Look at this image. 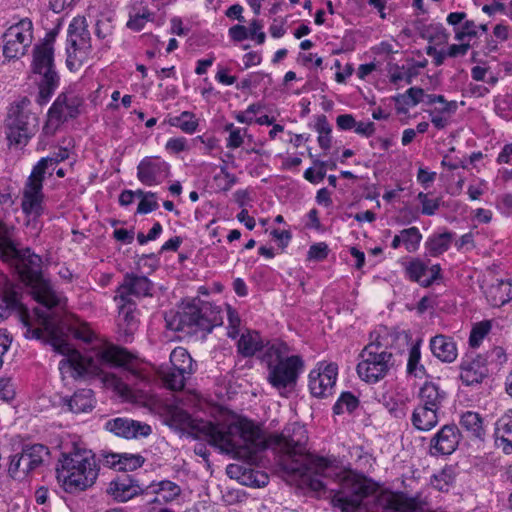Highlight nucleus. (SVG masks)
Wrapping results in <instances>:
<instances>
[{"mask_svg": "<svg viewBox=\"0 0 512 512\" xmlns=\"http://www.w3.org/2000/svg\"><path fill=\"white\" fill-rule=\"evenodd\" d=\"M492 328L491 322L489 320L481 321L476 323L470 332L469 336V345L473 348H477L480 346L484 338L488 335Z\"/></svg>", "mask_w": 512, "mask_h": 512, "instance_id": "obj_39", "label": "nucleus"}, {"mask_svg": "<svg viewBox=\"0 0 512 512\" xmlns=\"http://www.w3.org/2000/svg\"><path fill=\"white\" fill-rule=\"evenodd\" d=\"M422 36L430 42L436 41L438 43H445L449 38V34L440 23H434L426 26L423 29Z\"/></svg>", "mask_w": 512, "mask_h": 512, "instance_id": "obj_41", "label": "nucleus"}, {"mask_svg": "<svg viewBox=\"0 0 512 512\" xmlns=\"http://www.w3.org/2000/svg\"><path fill=\"white\" fill-rule=\"evenodd\" d=\"M94 393L91 389H79L70 397L61 399L62 409L79 414L92 411L95 406Z\"/></svg>", "mask_w": 512, "mask_h": 512, "instance_id": "obj_21", "label": "nucleus"}, {"mask_svg": "<svg viewBox=\"0 0 512 512\" xmlns=\"http://www.w3.org/2000/svg\"><path fill=\"white\" fill-rule=\"evenodd\" d=\"M158 375L161 378L163 385L172 391H181L184 388L186 381L190 378V376L178 372L168 366L160 367Z\"/></svg>", "mask_w": 512, "mask_h": 512, "instance_id": "obj_29", "label": "nucleus"}, {"mask_svg": "<svg viewBox=\"0 0 512 512\" xmlns=\"http://www.w3.org/2000/svg\"><path fill=\"white\" fill-rule=\"evenodd\" d=\"M32 68L39 90L35 101L43 106L50 101L59 85V76L54 66L53 37L45 39L34 48Z\"/></svg>", "mask_w": 512, "mask_h": 512, "instance_id": "obj_7", "label": "nucleus"}, {"mask_svg": "<svg viewBox=\"0 0 512 512\" xmlns=\"http://www.w3.org/2000/svg\"><path fill=\"white\" fill-rule=\"evenodd\" d=\"M15 397V387L11 378H0V399L10 401Z\"/></svg>", "mask_w": 512, "mask_h": 512, "instance_id": "obj_55", "label": "nucleus"}, {"mask_svg": "<svg viewBox=\"0 0 512 512\" xmlns=\"http://www.w3.org/2000/svg\"><path fill=\"white\" fill-rule=\"evenodd\" d=\"M138 194L142 196V199L138 204L137 213L147 214L158 208V203L153 193L148 192L144 194L142 191H138Z\"/></svg>", "mask_w": 512, "mask_h": 512, "instance_id": "obj_47", "label": "nucleus"}, {"mask_svg": "<svg viewBox=\"0 0 512 512\" xmlns=\"http://www.w3.org/2000/svg\"><path fill=\"white\" fill-rule=\"evenodd\" d=\"M28 294L41 307L30 311L23 303L18 290H0V322L15 313L26 329L28 339L43 340L65 356L59 363L62 373L70 372L78 377L84 374L98 375L105 368L126 369V350L104 340H97L88 354L82 355L68 342L70 335L85 343L96 339L86 322L66 310L67 298L61 290H28Z\"/></svg>", "mask_w": 512, "mask_h": 512, "instance_id": "obj_2", "label": "nucleus"}, {"mask_svg": "<svg viewBox=\"0 0 512 512\" xmlns=\"http://www.w3.org/2000/svg\"><path fill=\"white\" fill-rule=\"evenodd\" d=\"M359 357L356 371L359 378L368 384H376L384 379L394 366L393 354L383 338L378 337L368 343Z\"/></svg>", "mask_w": 512, "mask_h": 512, "instance_id": "obj_8", "label": "nucleus"}, {"mask_svg": "<svg viewBox=\"0 0 512 512\" xmlns=\"http://www.w3.org/2000/svg\"><path fill=\"white\" fill-rule=\"evenodd\" d=\"M244 138L242 134V130L239 128L238 130L231 131V135L227 138V148L236 149L239 148L243 144Z\"/></svg>", "mask_w": 512, "mask_h": 512, "instance_id": "obj_62", "label": "nucleus"}, {"mask_svg": "<svg viewBox=\"0 0 512 512\" xmlns=\"http://www.w3.org/2000/svg\"><path fill=\"white\" fill-rule=\"evenodd\" d=\"M29 106L30 100L23 97L13 103L8 111L5 133L10 145L26 146L38 130L39 119L30 111Z\"/></svg>", "mask_w": 512, "mask_h": 512, "instance_id": "obj_9", "label": "nucleus"}, {"mask_svg": "<svg viewBox=\"0 0 512 512\" xmlns=\"http://www.w3.org/2000/svg\"><path fill=\"white\" fill-rule=\"evenodd\" d=\"M171 368L185 375L192 376L197 369V364L193 361L188 351L183 347H176L170 354Z\"/></svg>", "mask_w": 512, "mask_h": 512, "instance_id": "obj_27", "label": "nucleus"}, {"mask_svg": "<svg viewBox=\"0 0 512 512\" xmlns=\"http://www.w3.org/2000/svg\"><path fill=\"white\" fill-rule=\"evenodd\" d=\"M192 428L198 437L206 439L221 452L248 463H254L259 452L271 448L279 454L283 469L304 478L314 491L327 489L323 478L335 476L338 486L330 489V498L333 507L342 512H354L370 494V486L363 475L351 470L336 472L328 458L308 453L307 431L299 423H290L280 434L269 436L247 420L231 424L200 421Z\"/></svg>", "mask_w": 512, "mask_h": 512, "instance_id": "obj_1", "label": "nucleus"}, {"mask_svg": "<svg viewBox=\"0 0 512 512\" xmlns=\"http://www.w3.org/2000/svg\"><path fill=\"white\" fill-rule=\"evenodd\" d=\"M68 157V149L60 148L57 152H54L47 157L41 158L34 167L43 174L51 176L56 169V166L60 162L66 160Z\"/></svg>", "mask_w": 512, "mask_h": 512, "instance_id": "obj_32", "label": "nucleus"}, {"mask_svg": "<svg viewBox=\"0 0 512 512\" xmlns=\"http://www.w3.org/2000/svg\"><path fill=\"white\" fill-rule=\"evenodd\" d=\"M99 462L103 466L115 471H125L128 464V456L126 453L102 450L99 454Z\"/></svg>", "mask_w": 512, "mask_h": 512, "instance_id": "obj_33", "label": "nucleus"}, {"mask_svg": "<svg viewBox=\"0 0 512 512\" xmlns=\"http://www.w3.org/2000/svg\"><path fill=\"white\" fill-rule=\"evenodd\" d=\"M157 486L158 488L153 490V492L161 493L165 502H171L181 494L180 486L170 480H163Z\"/></svg>", "mask_w": 512, "mask_h": 512, "instance_id": "obj_42", "label": "nucleus"}, {"mask_svg": "<svg viewBox=\"0 0 512 512\" xmlns=\"http://www.w3.org/2000/svg\"><path fill=\"white\" fill-rule=\"evenodd\" d=\"M207 290L201 296L185 299L178 311L166 315L168 329L184 333H209L223 323V311L220 306L210 302Z\"/></svg>", "mask_w": 512, "mask_h": 512, "instance_id": "obj_3", "label": "nucleus"}, {"mask_svg": "<svg viewBox=\"0 0 512 512\" xmlns=\"http://www.w3.org/2000/svg\"><path fill=\"white\" fill-rule=\"evenodd\" d=\"M359 406L358 398L351 392H343L333 406L335 414L351 413Z\"/></svg>", "mask_w": 512, "mask_h": 512, "instance_id": "obj_37", "label": "nucleus"}, {"mask_svg": "<svg viewBox=\"0 0 512 512\" xmlns=\"http://www.w3.org/2000/svg\"><path fill=\"white\" fill-rule=\"evenodd\" d=\"M336 125L340 130L347 131L355 128L356 120L351 114H340L336 118Z\"/></svg>", "mask_w": 512, "mask_h": 512, "instance_id": "obj_58", "label": "nucleus"}, {"mask_svg": "<svg viewBox=\"0 0 512 512\" xmlns=\"http://www.w3.org/2000/svg\"><path fill=\"white\" fill-rule=\"evenodd\" d=\"M228 34L235 42H241L248 38V28L244 25H234L229 28Z\"/></svg>", "mask_w": 512, "mask_h": 512, "instance_id": "obj_59", "label": "nucleus"}, {"mask_svg": "<svg viewBox=\"0 0 512 512\" xmlns=\"http://www.w3.org/2000/svg\"><path fill=\"white\" fill-rule=\"evenodd\" d=\"M328 255V246L325 243H317L310 247L308 251L309 259L323 260Z\"/></svg>", "mask_w": 512, "mask_h": 512, "instance_id": "obj_57", "label": "nucleus"}, {"mask_svg": "<svg viewBox=\"0 0 512 512\" xmlns=\"http://www.w3.org/2000/svg\"><path fill=\"white\" fill-rule=\"evenodd\" d=\"M400 235L402 244L407 252L413 253L419 249L423 237L417 227L405 228L400 231Z\"/></svg>", "mask_w": 512, "mask_h": 512, "instance_id": "obj_36", "label": "nucleus"}, {"mask_svg": "<svg viewBox=\"0 0 512 512\" xmlns=\"http://www.w3.org/2000/svg\"><path fill=\"white\" fill-rule=\"evenodd\" d=\"M453 481L452 470L450 468H444L438 474L431 477L430 483L436 490L447 492Z\"/></svg>", "mask_w": 512, "mask_h": 512, "instance_id": "obj_40", "label": "nucleus"}, {"mask_svg": "<svg viewBox=\"0 0 512 512\" xmlns=\"http://www.w3.org/2000/svg\"><path fill=\"white\" fill-rule=\"evenodd\" d=\"M424 95V90L419 87H411L405 93L398 94L393 99L396 104L414 107L419 104Z\"/></svg>", "mask_w": 512, "mask_h": 512, "instance_id": "obj_38", "label": "nucleus"}, {"mask_svg": "<svg viewBox=\"0 0 512 512\" xmlns=\"http://www.w3.org/2000/svg\"><path fill=\"white\" fill-rule=\"evenodd\" d=\"M419 219V212L409 206H405L399 210L396 222L400 225H409Z\"/></svg>", "mask_w": 512, "mask_h": 512, "instance_id": "obj_52", "label": "nucleus"}, {"mask_svg": "<svg viewBox=\"0 0 512 512\" xmlns=\"http://www.w3.org/2000/svg\"><path fill=\"white\" fill-rule=\"evenodd\" d=\"M151 426L136 420H130V433L134 438L147 437L151 434Z\"/></svg>", "mask_w": 512, "mask_h": 512, "instance_id": "obj_54", "label": "nucleus"}, {"mask_svg": "<svg viewBox=\"0 0 512 512\" xmlns=\"http://www.w3.org/2000/svg\"><path fill=\"white\" fill-rule=\"evenodd\" d=\"M66 53L67 67L71 71L78 70L92 54L91 36L84 16L74 17L69 24Z\"/></svg>", "mask_w": 512, "mask_h": 512, "instance_id": "obj_10", "label": "nucleus"}, {"mask_svg": "<svg viewBox=\"0 0 512 512\" xmlns=\"http://www.w3.org/2000/svg\"><path fill=\"white\" fill-rule=\"evenodd\" d=\"M421 340H418L409 349V355L407 360L406 371L409 376L415 378H423L426 376V368L421 364V351H420Z\"/></svg>", "mask_w": 512, "mask_h": 512, "instance_id": "obj_31", "label": "nucleus"}, {"mask_svg": "<svg viewBox=\"0 0 512 512\" xmlns=\"http://www.w3.org/2000/svg\"><path fill=\"white\" fill-rule=\"evenodd\" d=\"M107 492L119 502L128 501V484L112 481Z\"/></svg>", "mask_w": 512, "mask_h": 512, "instance_id": "obj_49", "label": "nucleus"}, {"mask_svg": "<svg viewBox=\"0 0 512 512\" xmlns=\"http://www.w3.org/2000/svg\"><path fill=\"white\" fill-rule=\"evenodd\" d=\"M461 433L455 424H446L430 439L431 456L451 455L458 447Z\"/></svg>", "mask_w": 512, "mask_h": 512, "instance_id": "obj_17", "label": "nucleus"}, {"mask_svg": "<svg viewBox=\"0 0 512 512\" xmlns=\"http://www.w3.org/2000/svg\"><path fill=\"white\" fill-rule=\"evenodd\" d=\"M49 448L43 444H25L20 453L10 456L9 475L14 479L27 476L49 459Z\"/></svg>", "mask_w": 512, "mask_h": 512, "instance_id": "obj_12", "label": "nucleus"}, {"mask_svg": "<svg viewBox=\"0 0 512 512\" xmlns=\"http://www.w3.org/2000/svg\"><path fill=\"white\" fill-rule=\"evenodd\" d=\"M313 164L318 169L317 173H314V169L313 168H308L304 172V178L307 181L316 184V183L321 182L325 178V175H326L325 162L321 161V160H318V159H315V160H313Z\"/></svg>", "mask_w": 512, "mask_h": 512, "instance_id": "obj_48", "label": "nucleus"}, {"mask_svg": "<svg viewBox=\"0 0 512 512\" xmlns=\"http://www.w3.org/2000/svg\"><path fill=\"white\" fill-rule=\"evenodd\" d=\"M118 308L117 326L121 335H128V290H124L119 296L114 297Z\"/></svg>", "mask_w": 512, "mask_h": 512, "instance_id": "obj_34", "label": "nucleus"}, {"mask_svg": "<svg viewBox=\"0 0 512 512\" xmlns=\"http://www.w3.org/2000/svg\"><path fill=\"white\" fill-rule=\"evenodd\" d=\"M338 376V365L333 362H319L309 373L308 387L312 396L327 398L334 393Z\"/></svg>", "mask_w": 512, "mask_h": 512, "instance_id": "obj_14", "label": "nucleus"}, {"mask_svg": "<svg viewBox=\"0 0 512 512\" xmlns=\"http://www.w3.org/2000/svg\"><path fill=\"white\" fill-rule=\"evenodd\" d=\"M354 131L361 136L370 137L375 132V124L371 121L369 122H357L354 128Z\"/></svg>", "mask_w": 512, "mask_h": 512, "instance_id": "obj_61", "label": "nucleus"}, {"mask_svg": "<svg viewBox=\"0 0 512 512\" xmlns=\"http://www.w3.org/2000/svg\"><path fill=\"white\" fill-rule=\"evenodd\" d=\"M495 442L505 454L512 453V409L506 411L495 423Z\"/></svg>", "mask_w": 512, "mask_h": 512, "instance_id": "obj_23", "label": "nucleus"}, {"mask_svg": "<svg viewBox=\"0 0 512 512\" xmlns=\"http://www.w3.org/2000/svg\"><path fill=\"white\" fill-rule=\"evenodd\" d=\"M105 428L116 436L128 438V420L125 418H114L105 423Z\"/></svg>", "mask_w": 512, "mask_h": 512, "instance_id": "obj_46", "label": "nucleus"}, {"mask_svg": "<svg viewBox=\"0 0 512 512\" xmlns=\"http://www.w3.org/2000/svg\"><path fill=\"white\" fill-rule=\"evenodd\" d=\"M430 349L432 354L442 362L452 363L458 356L455 342L452 338L437 335L430 340Z\"/></svg>", "mask_w": 512, "mask_h": 512, "instance_id": "obj_25", "label": "nucleus"}, {"mask_svg": "<svg viewBox=\"0 0 512 512\" xmlns=\"http://www.w3.org/2000/svg\"><path fill=\"white\" fill-rule=\"evenodd\" d=\"M45 174L33 167L22 192L21 208L23 213L38 217L43 213V181Z\"/></svg>", "mask_w": 512, "mask_h": 512, "instance_id": "obj_15", "label": "nucleus"}, {"mask_svg": "<svg viewBox=\"0 0 512 512\" xmlns=\"http://www.w3.org/2000/svg\"><path fill=\"white\" fill-rule=\"evenodd\" d=\"M460 425L465 429L471 436L483 439L485 436V429L483 426V419L479 413L474 411H466L462 414L460 419Z\"/></svg>", "mask_w": 512, "mask_h": 512, "instance_id": "obj_30", "label": "nucleus"}, {"mask_svg": "<svg viewBox=\"0 0 512 512\" xmlns=\"http://www.w3.org/2000/svg\"><path fill=\"white\" fill-rule=\"evenodd\" d=\"M409 277L423 286H429L433 283L440 285L438 280L441 278V267L439 264L429 266L421 259L412 260L407 266Z\"/></svg>", "mask_w": 512, "mask_h": 512, "instance_id": "obj_19", "label": "nucleus"}, {"mask_svg": "<svg viewBox=\"0 0 512 512\" xmlns=\"http://www.w3.org/2000/svg\"><path fill=\"white\" fill-rule=\"evenodd\" d=\"M83 99L74 91L60 93L47 112V119L42 128V135L52 137L69 119L80 114Z\"/></svg>", "mask_w": 512, "mask_h": 512, "instance_id": "obj_11", "label": "nucleus"}, {"mask_svg": "<svg viewBox=\"0 0 512 512\" xmlns=\"http://www.w3.org/2000/svg\"><path fill=\"white\" fill-rule=\"evenodd\" d=\"M441 411L428 406L417 405L411 414V424L418 431L427 432L439 423Z\"/></svg>", "mask_w": 512, "mask_h": 512, "instance_id": "obj_24", "label": "nucleus"}, {"mask_svg": "<svg viewBox=\"0 0 512 512\" xmlns=\"http://www.w3.org/2000/svg\"><path fill=\"white\" fill-rule=\"evenodd\" d=\"M154 14L145 10L142 14L136 15L134 18L130 17V29L140 31L143 29L147 21L153 20Z\"/></svg>", "mask_w": 512, "mask_h": 512, "instance_id": "obj_56", "label": "nucleus"}, {"mask_svg": "<svg viewBox=\"0 0 512 512\" xmlns=\"http://www.w3.org/2000/svg\"><path fill=\"white\" fill-rule=\"evenodd\" d=\"M108 96V88L104 87L103 85H98L96 90H94L90 96L89 99L94 105L102 104L104 99H106Z\"/></svg>", "mask_w": 512, "mask_h": 512, "instance_id": "obj_63", "label": "nucleus"}, {"mask_svg": "<svg viewBox=\"0 0 512 512\" xmlns=\"http://www.w3.org/2000/svg\"><path fill=\"white\" fill-rule=\"evenodd\" d=\"M484 358L487 359L488 363H495L497 365H501L507 361V356L505 350L500 346H495L487 351Z\"/></svg>", "mask_w": 512, "mask_h": 512, "instance_id": "obj_53", "label": "nucleus"}, {"mask_svg": "<svg viewBox=\"0 0 512 512\" xmlns=\"http://www.w3.org/2000/svg\"><path fill=\"white\" fill-rule=\"evenodd\" d=\"M487 302L492 307H501L512 300V290H485Z\"/></svg>", "mask_w": 512, "mask_h": 512, "instance_id": "obj_43", "label": "nucleus"}, {"mask_svg": "<svg viewBox=\"0 0 512 512\" xmlns=\"http://www.w3.org/2000/svg\"><path fill=\"white\" fill-rule=\"evenodd\" d=\"M227 336L235 339L240 335L242 320L239 313L230 305H227Z\"/></svg>", "mask_w": 512, "mask_h": 512, "instance_id": "obj_44", "label": "nucleus"}, {"mask_svg": "<svg viewBox=\"0 0 512 512\" xmlns=\"http://www.w3.org/2000/svg\"><path fill=\"white\" fill-rule=\"evenodd\" d=\"M169 124L180 128L187 134H193L199 125L195 115L189 111H184L179 116L170 118Z\"/></svg>", "mask_w": 512, "mask_h": 512, "instance_id": "obj_35", "label": "nucleus"}, {"mask_svg": "<svg viewBox=\"0 0 512 512\" xmlns=\"http://www.w3.org/2000/svg\"><path fill=\"white\" fill-rule=\"evenodd\" d=\"M56 472L58 482L68 493L87 489L98 476L92 452L76 446L71 451L62 453Z\"/></svg>", "mask_w": 512, "mask_h": 512, "instance_id": "obj_5", "label": "nucleus"}, {"mask_svg": "<svg viewBox=\"0 0 512 512\" xmlns=\"http://www.w3.org/2000/svg\"><path fill=\"white\" fill-rule=\"evenodd\" d=\"M477 25L472 20L465 19L459 28H456L455 39L463 41L465 37H475L477 35Z\"/></svg>", "mask_w": 512, "mask_h": 512, "instance_id": "obj_50", "label": "nucleus"}, {"mask_svg": "<svg viewBox=\"0 0 512 512\" xmlns=\"http://www.w3.org/2000/svg\"><path fill=\"white\" fill-rule=\"evenodd\" d=\"M169 166L159 158L147 157L138 165V178L146 185H153L168 175Z\"/></svg>", "mask_w": 512, "mask_h": 512, "instance_id": "obj_20", "label": "nucleus"}, {"mask_svg": "<svg viewBox=\"0 0 512 512\" xmlns=\"http://www.w3.org/2000/svg\"><path fill=\"white\" fill-rule=\"evenodd\" d=\"M0 258L12 263L20 278L30 288H49L42 274V259L29 248L18 249L12 242L9 229L0 222Z\"/></svg>", "mask_w": 512, "mask_h": 512, "instance_id": "obj_6", "label": "nucleus"}, {"mask_svg": "<svg viewBox=\"0 0 512 512\" xmlns=\"http://www.w3.org/2000/svg\"><path fill=\"white\" fill-rule=\"evenodd\" d=\"M113 17L110 14H101L95 24V34L99 39H105L113 32Z\"/></svg>", "mask_w": 512, "mask_h": 512, "instance_id": "obj_45", "label": "nucleus"}, {"mask_svg": "<svg viewBox=\"0 0 512 512\" xmlns=\"http://www.w3.org/2000/svg\"><path fill=\"white\" fill-rule=\"evenodd\" d=\"M453 237L454 234L448 231L429 236L425 242L427 254L432 257L443 254L450 248Z\"/></svg>", "mask_w": 512, "mask_h": 512, "instance_id": "obj_28", "label": "nucleus"}, {"mask_svg": "<svg viewBox=\"0 0 512 512\" xmlns=\"http://www.w3.org/2000/svg\"><path fill=\"white\" fill-rule=\"evenodd\" d=\"M487 359L484 355L466 357L460 364V379L465 386L481 384L488 376Z\"/></svg>", "mask_w": 512, "mask_h": 512, "instance_id": "obj_18", "label": "nucleus"}, {"mask_svg": "<svg viewBox=\"0 0 512 512\" xmlns=\"http://www.w3.org/2000/svg\"><path fill=\"white\" fill-rule=\"evenodd\" d=\"M392 512H415L418 508L416 499H395L391 502Z\"/></svg>", "mask_w": 512, "mask_h": 512, "instance_id": "obj_51", "label": "nucleus"}, {"mask_svg": "<svg viewBox=\"0 0 512 512\" xmlns=\"http://www.w3.org/2000/svg\"><path fill=\"white\" fill-rule=\"evenodd\" d=\"M442 199L441 198H429L422 205L421 213L423 215L432 216L436 213V211L440 208Z\"/></svg>", "mask_w": 512, "mask_h": 512, "instance_id": "obj_60", "label": "nucleus"}, {"mask_svg": "<svg viewBox=\"0 0 512 512\" xmlns=\"http://www.w3.org/2000/svg\"><path fill=\"white\" fill-rule=\"evenodd\" d=\"M418 405L441 411L447 399V392L433 381H426L418 391Z\"/></svg>", "mask_w": 512, "mask_h": 512, "instance_id": "obj_22", "label": "nucleus"}, {"mask_svg": "<svg viewBox=\"0 0 512 512\" xmlns=\"http://www.w3.org/2000/svg\"><path fill=\"white\" fill-rule=\"evenodd\" d=\"M291 347L273 340L266 344L261 360L267 368V381L278 391L294 388L304 371V360L300 355L291 354Z\"/></svg>", "mask_w": 512, "mask_h": 512, "instance_id": "obj_4", "label": "nucleus"}, {"mask_svg": "<svg viewBox=\"0 0 512 512\" xmlns=\"http://www.w3.org/2000/svg\"><path fill=\"white\" fill-rule=\"evenodd\" d=\"M33 40V23L23 18L11 25L3 35V54L8 59L23 56Z\"/></svg>", "mask_w": 512, "mask_h": 512, "instance_id": "obj_13", "label": "nucleus"}, {"mask_svg": "<svg viewBox=\"0 0 512 512\" xmlns=\"http://www.w3.org/2000/svg\"><path fill=\"white\" fill-rule=\"evenodd\" d=\"M265 348L266 345L264 346L260 334L256 331L248 330L242 333L237 343L238 353L243 357L254 356L257 352L264 351Z\"/></svg>", "mask_w": 512, "mask_h": 512, "instance_id": "obj_26", "label": "nucleus"}, {"mask_svg": "<svg viewBox=\"0 0 512 512\" xmlns=\"http://www.w3.org/2000/svg\"><path fill=\"white\" fill-rule=\"evenodd\" d=\"M130 402H145L149 398V383L152 367L146 362H137L136 356L130 351Z\"/></svg>", "mask_w": 512, "mask_h": 512, "instance_id": "obj_16", "label": "nucleus"}, {"mask_svg": "<svg viewBox=\"0 0 512 512\" xmlns=\"http://www.w3.org/2000/svg\"><path fill=\"white\" fill-rule=\"evenodd\" d=\"M171 28L170 33L177 36H185L189 30L183 27L182 19L178 16H174L170 20Z\"/></svg>", "mask_w": 512, "mask_h": 512, "instance_id": "obj_64", "label": "nucleus"}]
</instances>
